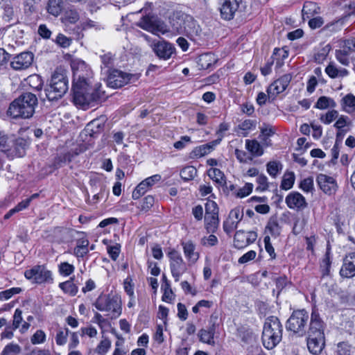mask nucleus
Wrapping results in <instances>:
<instances>
[{
  "mask_svg": "<svg viewBox=\"0 0 355 355\" xmlns=\"http://www.w3.org/2000/svg\"><path fill=\"white\" fill-rule=\"evenodd\" d=\"M46 334L42 329L37 330L31 338V342L33 345H39L46 341Z\"/></svg>",
  "mask_w": 355,
  "mask_h": 355,
  "instance_id": "51",
  "label": "nucleus"
},
{
  "mask_svg": "<svg viewBox=\"0 0 355 355\" xmlns=\"http://www.w3.org/2000/svg\"><path fill=\"white\" fill-rule=\"evenodd\" d=\"M283 327L278 318L270 316L265 320L263 332L262 343L268 349H272L282 340Z\"/></svg>",
  "mask_w": 355,
  "mask_h": 355,
  "instance_id": "3",
  "label": "nucleus"
},
{
  "mask_svg": "<svg viewBox=\"0 0 355 355\" xmlns=\"http://www.w3.org/2000/svg\"><path fill=\"white\" fill-rule=\"evenodd\" d=\"M207 174L209 177L219 186H222L225 183L223 173L218 168H211L208 170Z\"/></svg>",
  "mask_w": 355,
  "mask_h": 355,
  "instance_id": "38",
  "label": "nucleus"
},
{
  "mask_svg": "<svg viewBox=\"0 0 355 355\" xmlns=\"http://www.w3.org/2000/svg\"><path fill=\"white\" fill-rule=\"evenodd\" d=\"M316 182L320 189L327 195H334L337 191L336 180L331 176L320 173L318 175Z\"/></svg>",
  "mask_w": 355,
  "mask_h": 355,
  "instance_id": "16",
  "label": "nucleus"
},
{
  "mask_svg": "<svg viewBox=\"0 0 355 355\" xmlns=\"http://www.w3.org/2000/svg\"><path fill=\"white\" fill-rule=\"evenodd\" d=\"M137 25L141 28L151 32L154 34L165 33L167 30L163 23L153 20L149 16L143 17L137 23Z\"/></svg>",
  "mask_w": 355,
  "mask_h": 355,
  "instance_id": "15",
  "label": "nucleus"
},
{
  "mask_svg": "<svg viewBox=\"0 0 355 355\" xmlns=\"http://www.w3.org/2000/svg\"><path fill=\"white\" fill-rule=\"evenodd\" d=\"M23 321L22 311L19 309L15 311L13 315L12 326L14 329H18Z\"/></svg>",
  "mask_w": 355,
  "mask_h": 355,
  "instance_id": "63",
  "label": "nucleus"
},
{
  "mask_svg": "<svg viewBox=\"0 0 355 355\" xmlns=\"http://www.w3.org/2000/svg\"><path fill=\"white\" fill-rule=\"evenodd\" d=\"M218 214V207L217 204L212 200H209L205 204V215Z\"/></svg>",
  "mask_w": 355,
  "mask_h": 355,
  "instance_id": "59",
  "label": "nucleus"
},
{
  "mask_svg": "<svg viewBox=\"0 0 355 355\" xmlns=\"http://www.w3.org/2000/svg\"><path fill=\"white\" fill-rule=\"evenodd\" d=\"M338 116V112L335 110H332L327 112L325 114L321 115L320 120L322 123L325 124H329L333 121H334Z\"/></svg>",
  "mask_w": 355,
  "mask_h": 355,
  "instance_id": "56",
  "label": "nucleus"
},
{
  "mask_svg": "<svg viewBox=\"0 0 355 355\" xmlns=\"http://www.w3.org/2000/svg\"><path fill=\"white\" fill-rule=\"evenodd\" d=\"M320 12V8L317 5V3L311 1L306 2L304 4L302 8V16L303 19H310L313 17L315 15H318Z\"/></svg>",
  "mask_w": 355,
  "mask_h": 355,
  "instance_id": "31",
  "label": "nucleus"
},
{
  "mask_svg": "<svg viewBox=\"0 0 355 355\" xmlns=\"http://www.w3.org/2000/svg\"><path fill=\"white\" fill-rule=\"evenodd\" d=\"M340 275L345 278L355 276V252H349L346 254L340 270Z\"/></svg>",
  "mask_w": 355,
  "mask_h": 355,
  "instance_id": "20",
  "label": "nucleus"
},
{
  "mask_svg": "<svg viewBox=\"0 0 355 355\" xmlns=\"http://www.w3.org/2000/svg\"><path fill=\"white\" fill-rule=\"evenodd\" d=\"M25 277L33 284H45L53 282L52 272L45 265H35L24 272Z\"/></svg>",
  "mask_w": 355,
  "mask_h": 355,
  "instance_id": "7",
  "label": "nucleus"
},
{
  "mask_svg": "<svg viewBox=\"0 0 355 355\" xmlns=\"http://www.w3.org/2000/svg\"><path fill=\"white\" fill-rule=\"evenodd\" d=\"M247 149L252 154L261 155L263 152L261 146L257 140H246L245 144Z\"/></svg>",
  "mask_w": 355,
  "mask_h": 355,
  "instance_id": "45",
  "label": "nucleus"
},
{
  "mask_svg": "<svg viewBox=\"0 0 355 355\" xmlns=\"http://www.w3.org/2000/svg\"><path fill=\"white\" fill-rule=\"evenodd\" d=\"M266 167L268 174L270 176L275 178L281 172L282 169V164L277 161H271L267 164Z\"/></svg>",
  "mask_w": 355,
  "mask_h": 355,
  "instance_id": "43",
  "label": "nucleus"
},
{
  "mask_svg": "<svg viewBox=\"0 0 355 355\" xmlns=\"http://www.w3.org/2000/svg\"><path fill=\"white\" fill-rule=\"evenodd\" d=\"M149 188L146 187V184L144 181L141 182L135 189L132 192V197L133 199L137 200L139 199L141 196H143Z\"/></svg>",
  "mask_w": 355,
  "mask_h": 355,
  "instance_id": "54",
  "label": "nucleus"
},
{
  "mask_svg": "<svg viewBox=\"0 0 355 355\" xmlns=\"http://www.w3.org/2000/svg\"><path fill=\"white\" fill-rule=\"evenodd\" d=\"M266 251L269 254L271 259H275L276 254L275 249L270 243V238L269 235H266L263 239Z\"/></svg>",
  "mask_w": 355,
  "mask_h": 355,
  "instance_id": "61",
  "label": "nucleus"
},
{
  "mask_svg": "<svg viewBox=\"0 0 355 355\" xmlns=\"http://www.w3.org/2000/svg\"><path fill=\"white\" fill-rule=\"evenodd\" d=\"M33 59L34 55L32 53L22 52L12 58L10 65L15 71L26 70L31 66Z\"/></svg>",
  "mask_w": 355,
  "mask_h": 355,
  "instance_id": "10",
  "label": "nucleus"
},
{
  "mask_svg": "<svg viewBox=\"0 0 355 355\" xmlns=\"http://www.w3.org/2000/svg\"><path fill=\"white\" fill-rule=\"evenodd\" d=\"M69 89V81L67 76L60 71H55L52 75L49 85L45 89L47 99L50 101L62 98Z\"/></svg>",
  "mask_w": 355,
  "mask_h": 355,
  "instance_id": "5",
  "label": "nucleus"
},
{
  "mask_svg": "<svg viewBox=\"0 0 355 355\" xmlns=\"http://www.w3.org/2000/svg\"><path fill=\"white\" fill-rule=\"evenodd\" d=\"M309 320V313L304 309L294 311L286 322V329L299 336L305 335L306 326Z\"/></svg>",
  "mask_w": 355,
  "mask_h": 355,
  "instance_id": "6",
  "label": "nucleus"
},
{
  "mask_svg": "<svg viewBox=\"0 0 355 355\" xmlns=\"http://www.w3.org/2000/svg\"><path fill=\"white\" fill-rule=\"evenodd\" d=\"M80 334L81 336L86 335L89 338H94L97 336L98 332L95 327L89 326L87 327H82L80 329Z\"/></svg>",
  "mask_w": 355,
  "mask_h": 355,
  "instance_id": "62",
  "label": "nucleus"
},
{
  "mask_svg": "<svg viewBox=\"0 0 355 355\" xmlns=\"http://www.w3.org/2000/svg\"><path fill=\"white\" fill-rule=\"evenodd\" d=\"M71 39L65 36L64 34L59 33L55 40V42L62 48H67L71 44Z\"/></svg>",
  "mask_w": 355,
  "mask_h": 355,
  "instance_id": "55",
  "label": "nucleus"
},
{
  "mask_svg": "<svg viewBox=\"0 0 355 355\" xmlns=\"http://www.w3.org/2000/svg\"><path fill=\"white\" fill-rule=\"evenodd\" d=\"M215 324H213L207 329H202L198 332V338L199 340L209 345H214L215 342L214 339V336L215 334Z\"/></svg>",
  "mask_w": 355,
  "mask_h": 355,
  "instance_id": "25",
  "label": "nucleus"
},
{
  "mask_svg": "<svg viewBox=\"0 0 355 355\" xmlns=\"http://www.w3.org/2000/svg\"><path fill=\"white\" fill-rule=\"evenodd\" d=\"M46 10L49 15L55 17H58L63 10V1L48 0Z\"/></svg>",
  "mask_w": 355,
  "mask_h": 355,
  "instance_id": "28",
  "label": "nucleus"
},
{
  "mask_svg": "<svg viewBox=\"0 0 355 355\" xmlns=\"http://www.w3.org/2000/svg\"><path fill=\"white\" fill-rule=\"evenodd\" d=\"M243 209L239 207L232 209L228 217L223 222V227L225 232L230 234L235 230L237 228L239 223L243 219Z\"/></svg>",
  "mask_w": 355,
  "mask_h": 355,
  "instance_id": "11",
  "label": "nucleus"
},
{
  "mask_svg": "<svg viewBox=\"0 0 355 355\" xmlns=\"http://www.w3.org/2000/svg\"><path fill=\"white\" fill-rule=\"evenodd\" d=\"M71 68L73 72L74 103L84 110L94 106L103 98L104 92L101 91V86L94 88L91 86L92 72L84 61H73Z\"/></svg>",
  "mask_w": 355,
  "mask_h": 355,
  "instance_id": "1",
  "label": "nucleus"
},
{
  "mask_svg": "<svg viewBox=\"0 0 355 355\" xmlns=\"http://www.w3.org/2000/svg\"><path fill=\"white\" fill-rule=\"evenodd\" d=\"M242 0H225L220 8V15L225 20L233 19Z\"/></svg>",
  "mask_w": 355,
  "mask_h": 355,
  "instance_id": "19",
  "label": "nucleus"
},
{
  "mask_svg": "<svg viewBox=\"0 0 355 355\" xmlns=\"http://www.w3.org/2000/svg\"><path fill=\"white\" fill-rule=\"evenodd\" d=\"M196 174L197 170L192 166H186L180 171V176L185 181L193 180Z\"/></svg>",
  "mask_w": 355,
  "mask_h": 355,
  "instance_id": "44",
  "label": "nucleus"
},
{
  "mask_svg": "<svg viewBox=\"0 0 355 355\" xmlns=\"http://www.w3.org/2000/svg\"><path fill=\"white\" fill-rule=\"evenodd\" d=\"M218 241L217 237L214 234H210L208 236H204L201 239L200 243L203 246L211 247L217 245Z\"/></svg>",
  "mask_w": 355,
  "mask_h": 355,
  "instance_id": "60",
  "label": "nucleus"
},
{
  "mask_svg": "<svg viewBox=\"0 0 355 355\" xmlns=\"http://www.w3.org/2000/svg\"><path fill=\"white\" fill-rule=\"evenodd\" d=\"M0 15L3 21L10 22L15 17V11L12 3L9 0H1Z\"/></svg>",
  "mask_w": 355,
  "mask_h": 355,
  "instance_id": "24",
  "label": "nucleus"
},
{
  "mask_svg": "<svg viewBox=\"0 0 355 355\" xmlns=\"http://www.w3.org/2000/svg\"><path fill=\"white\" fill-rule=\"evenodd\" d=\"M280 232L281 227L277 220L274 218H270L265 228V234L277 238L280 234Z\"/></svg>",
  "mask_w": 355,
  "mask_h": 355,
  "instance_id": "33",
  "label": "nucleus"
},
{
  "mask_svg": "<svg viewBox=\"0 0 355 355\" xmlns=\"http://www.w3.org/2000/svg\"><path fill=\"white\" fill-rule=\"evenodd\" d=\"M70 331L67 327H60L56 331L55 336V343L58 346H63L67 343Z\"/></svg>",
  "mask_w": 355,
  "mask_h": 355,
  "instance_id": "35",
  "label": "nucleus"
},
{
  "mask_svg": "<svg viewBox=\"0 0 355 355\" xmlns=\"http://www.w3.org/2000/svg\"><path fill=\"white\" fill-rule=\"evenodd\" d=\"M21 352V348L17 344L10 343L7 345L1 355H17Z\"/></svg>",
  "mask_w": 355,
  "mask_h": 355,
  "instance_id": "53",
  "label": "nucleus"
},
{
  "mask_svg": "<svg viewBox=\"0 0 355 355\" xmlns=\"http://www.w3.org/2000/svg\"><path fill=\"white\" fill-rule=\"evenodd\" d=\"M341 105L345 112L350 114L355 111V96L352 94H347L343 98Z\"/></svg>",
  "mask_w": 355,
  "mask_h": 355,
  "instance_id": "34",
  "label": "nucleus"
},
{
  "mask_svg": "<svg viewBox=\"0 0 355 355\" xmlns=\"http://www.w3.org/2000/svg\"><path fill=\"white\" fill-rule=\"evenodd\" d=\"M257 238L256 232H244L239 230L235 233L234 237V245L236 248L242 249L251 243H253Z\"/></svg>",
  "mask_w": 355,
  "mask_h": 355,
  "instance_id": "17",
  "label": "nucleus"
},
{
  "mask_svg": "<svg viewBox=\"0 0 355 355\" xmlns=\"http://www.w3.org/2000/svg\"><path fill=\"white\" fill-rule=\"evenodd\" d=\"M299 188L305 193H313L314 191L313 178L308 177L303 179L299 184Z\"/></svg>",
  "mask_w": 355,
  "mask_h": 355,
  "instance_id": "46",
  "label": "nucleus"
},
{
  "mask_svg": "<svg viewBox=\"0 0 355 355\" xmlns=\"http://www.w3.org/2000/svg\"><path fill=\"white\" fill-rule=\"evenodd\" d=\"M184 254L189 264H194L199 259L200 254L196 252V245L191 241H183L181 243Z\"/></svg>",
  "mask_w": 355,
  "mask_h": 355,
  "instance_id": "23",
  "label": "nucleus"
},
{
  "mask_svg": "<svg viewBox=\"0 0 355 355\" xmlns=\"http://www.w3.org/2000/svg\"><path fill=\"white\" fill-rule=\"evenodd\" d=\"M295 174L293 172H286L283 176L280 187L284 190L291 189L295 182Z\"/></svg>",
  "mask_w": 355,
  "mask_h": 355,
  "instance_id": "41",
  "label": "nucleus"
},
{
  "mask_svg": "<svg viewBox=\"0 0 355 355\" xmlns=\"http://www.w3.org/2000/svg\"><path fill=\"white\" fill-rule=\"evenodd\" d=\"M220 143V139H216L209 143L200 145L195 148V155H207L211 153L215 147Z\"/></svg>",
  "mask_w": 355,
  "mask_h": 355,
  "instance_id": "29",
  "label": "nucleus"
},
{
  "mask_svg": "<svg viewBox=\"0 0 355 355\" xmlns=\"http://www.w3.org/2000/svg\"><path fill=\"white\" fill-rule=\"evenodd\" d=\"M288 57V53L284 49H275L272 56L271 57V60H276V67L280 68L283 65V62L279 59L282 58V59L286 58Z\"/></svg>",
  "mask_w": 355,
  "mask_h": 355,
  "instance_id": "47",
  "label": "nucleus"
},
{
  "mask_svg": "<svg viewBox=\"0 0 355 355\" xmlns=\"http://www.w3.org/2000/svg\"><path fill=\"white\" fill-rule=\"evenodd\" d=\"M110 347H111L110 340L108 338H105L98 345V346L96 347V351L98 354H105V353L107 352V351L109 350Z\"/></svg>",
  "mask_w": 355,
  "mask_h": 355,
  "instance_id": "58",
  "label": "nucleus"
},
{
  "mask_svg": "<svg viewBox=\"0 0 355 355\" xmlns=\"http://www.w3.org/2000/svg\"><path fill=\"white\" fill-rule=\"evenodd\" d=\"M216 62V58L214 54L209 53L200 56L198 64L203 69H209Z\"/></svg>",
  "mask_w": 355,
  "mask_h": 355,
  "instance_id": "37",
  "label": "nucleus"
},
{
  "mask_svg": "<svg viewBox=\"0 0 355 355\" xmlns=\"http://www.w3.org/2000/svg\"><path fill=\"white\" fill-rule=\"evenodd\" d=\"M182 21L180 28L188 35H197L199 31V26L194 19L188 15H182Z\"/></svg>",
  "mask_w": 355,
  "mask_h": 355,
  "instance_id": "22",
  "label": "nucleus"
},
{
  "mask_svg": "<svg viewBox=\"0 0 355 355\" xmlns=\"http://www.w3.org/2000/svg\"><path fill=\"white\" fill-rule=\"evenodd\" d=\"M349 53L344 47H343L341 50L336 51V58L337 60L345 66H347L349 64Z\"/></svg>",
  "mask_w": 355,
  "mask_h": 355,
  "instance_id": "49",
  "label": "nucleus"
},
{
  "mask_svg": "<svg viewBox=\"0 0 355 355\" xmlns=\"http://www.w3.org/2000/svg\"><path fill=\"white\" fill-rule=\"evenodd\" d=\"M324 323L321 319L318 312L312 311L309 327L307 331L308 336H324Z\"/></svg>",
  "mask_w": 355,
  "mask_h": 355,
  "instance_id": "14",
  "label": "nucleus"
},
{
  "mask_svg": "<svg viewBox=\"0 0 355 355\" xmlns=\"http://www.w3.org/2000/svg\"><path fill=\"white\" fill-rule=\"evenodd\" d=\"M137 79L134 74L123 72L118 69L112 70L107 79V85L112 88H119L129 83L132 80Z\"/></svg>",
  "mask_w": 355,
  "mask_h": 355,
  "instance_id": "9",
  "label": "nucleus"
},
{
  "mask_svg": "<svg viewBox=\"0 0 355 355\" xmlns=\"http://www.w3.org/2000/svg\"><path fill=\"white\" fill-rule=\"evenodd\" d=\"M24 12L27 15H31L36 12L35 0H26L24 4Z\"/></svg>",
  "mask_w": 355,
  "mask_h": 355,
  "instance_id": "64",
  "label": "nucleus"
},
{
  "mask_svg": "<svg viewBox=\"0 0 355 355\" xmlns=\"http://www.w3.org/2000/svg\"><path fill=\"white\" fill-rule=\"evenodd\" d=\"M37 105L36 96L26 92L15 98L9 105L7 114L12 119H29L34 112Z\"/></svg>",
  "mask_w": 355,
  "mask_h": 355,
  "instance_id": "2",
  "label": "nucleus"
},
{
  "mask_svg": "<svg viewBox=\"0 0 355 355\" xmlns=\"http://www.w3.org/2000/svg\"><path fill=\"white\" fill-rule=\"evenodd\" d=\"M89 242L87 239L82 238L78 239L73 254L77 258H83L89 252Z\"/></svg>",
  "mask_w": 355,
  "mask_h": 355,
  "instance_id": "27",
  "label": "nucleus"
},
{
  "mask_svg": "<svg viewBox=\"0 0 355 355\" xmlns=\"http://www.w3.org/2000/svg\"><path fill=\"white\" fill-rule=\"evenodd\" d=\"M218 225V214L205 215V227L208 233H214L216 232Z\"/></svg>",
  "mask_w": 355,
  "mask_h": 355,
  "instance_id": "32",
  "label": "nucleus"
},
{
  "mask_svg": "<svg viewBox=\"0 0 355 355\" xmlns=\"http://www.w3.org/2000/svg\"><path fill=\"white\" fill-rule=\"evenodd\" d=\"M21 288L13 287L10 289L0 292V300L5 301L11 298L14 295L21 293Z\"/></svg>",
  "mask_w": 355,
  "mask_h": 355,
  "instance_id": "52",
  "label": "nucleus"
},
{
  "mask_svg": "<svg viewBox=\"0 0 355 355\" xmlns=\"http://www.w3.org/2000/svg\"><path fill=\"white\" fill-rule=\"evenodd\" d=\"M75 267L68 262H62L58 265L59 273L62 276H69L74 272Z\"/></svg>",
  "mask_w": 355,
  "mask_h": 355,
  "instance_id": "50",
  "label": "nucleus"
},
{
  "mask_svg": "<svg viewBox=\"0 0 355 355\" xmlns=\"http://www.w3.org/2000/svg\"><path fill=\"white\" fill-rule=\"evenodd\" d=\"M80 12L74 7L68 8L64 12L61 21L66 25L74 24L80 19Z\"/></svg>",
  "mask_w": 355,
  "mask_h": 355,
  "instance_id": "26",
  "label": "nucleus"
},
{
  "mask_svg": "<svg viewBox=\"0 0 355 355\" xmlns=\"http://www.w3.org/2000/svg\"><path fill=\"white\" fill-rule=\"evenodd\" d=\"M94 306L98 311L106 312V315L111 320L118 318L122 313L121 300L116 295L101 294L96 300Z\"/></svg>",
  "mask_w": 355,
  "mask_h": 355,
  "instance_id": "4",
  "label": "nucleus"
},
{
  "mask_svg": "<svg viewBox=\"0 0 355 355\" xmlns=\"http://www.w3.org/2000/svg\"><path fill=\"white\" fill-rule=\"evenodd\" d=\"M296 150L299 155L306 153V150L310 148L311 145L306 141V139L304 137L299 138L297 141Z\"/></svg>",
  "mask_w": 355,
  "mask_h": 355,
  "instance_id": "57",
  "label": "nucleus"
},
{
  "mask_svg": "<svg viewBox=\"0 0 355 355\" xmlns=\"http://www.w3.org/2000/svg\"><path fill=\"white\" fill-rule=\"evenodd\" d=\"M101 129V125L98 120H93L89 122L84 129V133L86 136L90 137H94L97 134L100 132Z\"/></svg>",
  "mask_w": 355,
  "mask_h": 355,
  "instance_id": "36",
  "label": "nucleus"
},
{
  "mask_svg": "<svg viewBox=\"0 0 355 355\" xmlns=\"http://www.w3.org/2000/svg\"><path fill=\"white\" fill-rule=\"evenodd\" d=\"M336 105V103L332 98L327 96H321L318 99L315 107L320 110H324L328 107H335Z\"/></svg>",
  "mask_w": 355,
  "mask_h": 355,
  "instance_id": "40",
  "label": "nucleus"
},
{
  "mask_svg": "<svg viewBox=\"0 0 355 355\" xmlns=\"http://www.w3.org/2000/svg\"><path fill=\"white\" fill-rule=\"evenodd\" d=\"M150 47L159 59L165 60H168L175 52L173 46L164 40L153 41Z\"/></svg>",
  "mask_w": 355,
  "mask_h": 355,
  "instance_id": "12",
  "label": "nucleus"
},
{
  "mask_svg": "<svg viewBox=\"0 0 355 355\" xmlns=\"http://www.w3.org/2000/svg\"><path fill=\"white\" fill-rule=\"evenodd\" d=\"M171 275L175 282H179L181 276L187 270L186 262L180 253L173 249L168 253Z\"/></svg>",
  "mask_w": 355,
  "mask_h": 355,
  "instance_id": "8",
  "label": "nucleus"
},
{
  "mask_svg": "<svg viewBox=\"0 0 355 355\" xmlns=\"http://www.w3.org/2000/svg\"><path fill=\"white\" fill-rule=\"evenodd\" d=\"M325 346V336H308L307 347L313 355H320Z\"/></svg>",
  "mask_w": 355,
  "mask_h": 355,
  "instance_id": "21",
  "label": "nucleus"
},
{
  "mask_svg": "<svg viewBox=\"0 0 355 355\" xmlns=\"http://www.w3.org/2000/svg\"><path fill=\"white\" fill-rule=\"evenodd\" d=\"M337 355H355V348L347 343H340L337 346Z\"/></svg>",
  "mask_w": 355,
  "mask_h": 355,
  "instance_id": "42",
  "label": "nucleus"
},
{
  "mask_svg": "<svg viewBox=\"0 0 355 355\" xmlns=\"http://www.w3.org/2000/svg\"><path fill=\"white\" fill-rule=\"evenodd\" d=\"M256 182L258 184L256 188L257 191L263 192L268 189L269 182L268 181V178L265 175H259L257 178Z\"/></svg>",
  "mask_w": 355,
  "mask_h": 355,
  "instance_id": "48",
  "label": "nucleus"
},
{
  "mask_svg": "<svg viewBox=\"0 0 355 355\" xmlns=\"http://www.w3.org/2000/svg\"><path fill=\"white\" fill-rule=\"evenodd\" d=\"M285 202L288 207L297 211L304 210L308 206L305 198L297 191L289 193L285 198Z\"/></svg>",
  "mask_w": 355,
  "mask_h": 355,
  "instance_id": "18",
  "label": "nucleus"
},
{
  "mask_svg": "<svg viewBox=\"0 0 355 355\" xmlns=\"http://www.w3.org/2000/svg\"><path fill=\"white\" fill-rule=\"evenodd\" d=\"M291 78L292 77L290 74H284L271 83L267 89L268 98L274 99L278 94L285 91Z\"/></svg>",
  "mask_w": 355,
  "mask_h": 355,
  "instance_id": "13",
  "label": "nucleus"
},
{
  "mask_svg": "<svg viewBox=\"0 0 355 355\" xmlns=\"http://www.w3.org/2000/svg\"><path fill=\"white\" fill-rule=\"evenodd\" d=\"M326 73L331 78L347 76L348 71L344 68H338L335 63L330 62L325 69Z\"/></svg>",
  "mask_w": 355,
  "mask_h": 355,
  "instance_id": "30",
  "label": "nucleus"
},
{
  "mask_svg": "<svg viewBox=\"0 0 355 355\" xmlns=\"http://www.w3.org/2000/svg\"><path fill=\"white\" fill-rule=\"evenodd\" d=\"M73 278L70 280L60 283L59 287L65 293L71 296H74L78 293V286L73 283Z\"/></svg>",
  "mask_w": 355,
  "mask_h": 355,
  "instance_id": "39",
  "label": "nucleus"
}]
</instances>
